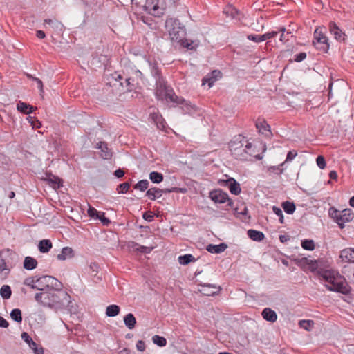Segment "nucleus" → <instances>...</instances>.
Segmentation results:
<instances>
[{"mask_svg": "<svg viewBox=\"0 0 354 354\" xmlns=\"http://www.w3.org/2000/svg\"><path fill=\"white\" fill-rule=\"evenodd\" d=\"M96 218L99 219L104 225H108L111 223L110 220L105 216V214L102 212L99 213Z\"/></svg>", "mask_w": 354, "mask_h": 354, "instance_id": "53", "label": "nucleus"}, {"mask_svg": "<svg viewBox=\"0 0 354 354\" xmlns=\"http://www.w3.org/2000/svg\"><path fill=\"white\" fill-rule=\"evenodd\" d=\"M255 126L260 133L264 134L266 136H269L272 134L270 127L264 119H257Z\"/></svg>", "mask_w": 354, "mask_h": 354, "instance_id": "13", "label": "nucleus"}, {"mask_svg": "<svg viewBox=\"0 0 354 354\" xmlns=\"http://www.w3.org/2000/svg\"><path fill=\"white\" fill-rule=\"evenodd\" d=\"M28 120L29 122L31 123L32 128L39 129L41 127V122L39 120H37L36 118H32V117L30 116L28 118Z\"/></svg>", "mask_w": 354, "mask_h": 354, "instance_id": "52", "label": "nucleus"}, {"mask_svg": "<svg viewBox=\"0 0 354 354\" xmlns=\"http://www.w3.org/2000/svg\"><path fill=\"white\" fill-rule=\"evenodd\" d=\"M247 234L249 238L254 241H261L265 238V235L262 232L255 230H248Z\"/></svg>", "mask_w": 354, "mask_h": 354, "instance_id": "26", "label": "nucleus"}, {"mask_svg": "<svg viewBox=\"0 0 354 354\" xmlns=\"http://www.w3.org/2000/svg\"><path fill=\"white\" fill-rule=\"evenodd\" d=\"M146 195L150 200L154 201L156 200V198H160L162 196V192L161 189L153 187L149 189L147 191Z\"/></svg>", "mask_w": 354, "mask_h": 354, "instance_id": "30", "label": "nucleus"}, {"mask_svg": "<svg viewBox=\"0 0 354 354\" xmlns=\"http://www.w3.org/2000/svg\"><path fill=\"white\" fill-rule=\"evenodd\" d=\"M297 155V151L295 150L290 151L286 156L285 162L292 161Z\"/></svg>", "mask_w": 354, "mask_h": 354, "instance_id": "59", "label": "nucleus"}, {"mask_svg": "<svg viewBox=\"0 0 354 354\" xmlns=\"http://www.w3.org/2000/svg\"><path fill=\"white\" fill-rule=\"evenodd\" d=\"M159 1L160 0H146L145 2V9L146 10L153 15H162V9L159 6Z\"/></svg>", "mask_w": 354, "mask_h": 354, "instance_id": "9", "label": "nucleus"}, {"mask_svg": "<svg viewBox=\"0 0 354 354\" xmlns=\"http://www.w3.org/2000/svg\"><path fill=\"white\" fill-rule=\"evenodd\" d=\"M342 272L351 282H354V265L344 266Z\"/></svg>", "mask_w": 354, "mask_h": 354, "instance_id": "29", "label": "nucleus"}, {"mask_svg": "<svg viewBox=\"0 0 354 354\" xmlns=\"http://www.w3.org/2000/svg\"><path fill=\"white\" fill-rule=\"evenodd\" d=\"M142 218L148 222H151L154 216L151 212H145L142 215Z\"/></svg>", "mask_w": 354, "mask_h": 354, "instance_id": "63", "label": "nucleus"}, {"mask_svg": "<svg viewBox=\"0 0 354 354\" xmlns=\"http://www.w3.org/2000/svg\"><path fill=\"white\" fill-rule=\"evenodd\" d=\"M339 258L346 263H354V248H346L340 252Z\"/></svg>", "mask_w": 354, "mask_h": 354, "instance_id": "16", "label": "nucleus"}, {"mask_svg": "<svg viewBox=\"0 0 354 354\" xmlns=\"http://www.w3.org/2000/svg\"><path fill=\"white\" fill-rule=\"evenodd\" d=\"M132 244L133 245V249L139 251L140 252H142V253H149L151 251V248H148V247H146V246H141V245H139L138 243H132Z\"/></svg>", "mask_w": 354, "mask_h": 354, "instance_id": "49", "label": "nucleus"}, {"mask_svg": "<svg viewBox=\"0 0 354 354\" xmlns=\"http://www.w3.org/2000/svg\"><path fill=\"white\" fill-rule=\"evenodd\" d=\"M200 286L203 288V289L201 290V292L207 296L218 295L222 290L220 286H217L211 283H201Z\"/></svg>", "mask_w": 354, "mask_h": 354, "instance_id": "10", "label": "nucleus"}, {"mask_svg": "<svg viewBox=\"0 0 354 354\" xmlns=\"http://www.w3.org/2000/svg\"><path fill=\"white\" fill-rule=\"evenodd\" d=\"M354 218V214L350 209H345L340 213L337 224L341 229L344 227V223L351 221Z\"/></svg>", "mask_w": 354, "mask_h": 354, "instance_id": "11", "label": "nucleus"}, {"mask_svg": "<svg viewBox=\"0 0 354 354\" xmlns=\"http://www.w3.org/2000/svg\"><path fill=\"white\" fill-rule=\"evenodd\" d=\"M155 95L158 100H166L169 101L176 104H183L185 105L187 109L189 110V105L182 97L177 96L171 87L168 86L165 81H160L158 83H156V88L155 91Z\"/></svg>", "mask_w": 354, "mask_h": 354, "instance_id": "3", "label": "nucleus"}, {"mask_svg": "<svg viewBox=\"0 0 354 354\" xmlns=\"http://www.w3.org/2000/svg\"><path fill=\"white\" fill-rule=\"evenodd\" d=\"M328 215L329 216L334 220L335 223H337L339 219V216H340V213L339 210H337L335 207H331L328 209Z\"/></svg>", "mask_w": 354, "mask_h": 354, "instance_id": "45", "label": "nucleus"}, {"mask_svg": "<svg viewBox=\"0 0 354 354\" xmlns=\"http://www.w3.org/2000/svg\"><path fill=\"white\" fill-rule=\"evenodd\" d=\"M308 269L311 272H315L318 268V263L316 260L308 259Z\"/></svg>", "mask_w": 354, "mask_h": 354, "instance_id": "57", "label": "nucleus"}, {"mask_svg": "<svg viewBox=\"0 0 354 354\" xmlns=\"http://www.w3.org/2000/svg\"><path fill=\"white\" fill-rule=\"evenodd\" d=\"M100 212H98L93 207H89L87 211L88 215L91 218H96L97 215H99V213Z\"/></svg>", "mask_w": 354, "mask_h": 354, "instance_id": "58", "label": "nucleus"}, {"mask_svg": "<svg viewBox=\"0 0 354 354\" xmlns=\"http://www.w3.org/2000/svg\"><path fill=\"white\" fill-rule=\"evenodd\" d=\"M97 149H100L102 152V156L104 159H109L111 157V153L109 150V148L107 147V144L105 142H100L97 144Z\"/></svg>", "mask_w": 354, "mask_h": 354, "instance_id": "33", "label": "nucleus"}, {"mask_svg": "<svg viewBox=\"0 0 354 354\" xmlns=\"http://www.w3.org/2000/svg\"><path fill=\"white\" fill-rule=\"evenodd\" d=\"M261 315L264 319L270 322H274L277 319V313L270 308L263 309Z\"/></svg>", "mask_w": 354, "mask_h": 354, "instance_id": "21", "label": "nucleus"}, {"mask_svg": "<svg viewBox=\"0 0 354 354\" xmlns=\"http://www.w3.org/2000/svg\"><path fill=\"white\" fill-rule=\"evenodd\" d=\"M52 247L53 244L49 239H43L38 244V249L41 253L48 252Z\"/></svg>", "mask_w": 354, "mask_h": 354, "instance_id": "28", "label": "nucleus"}, {"mask_svg": "<svg viewBox=\"0 0 354 354\" xmlns=\"http://www.w3.org/2000/svg\"><path fill=\"white\" fill-rule=\"evenodd\" d=\"M35 299L44 306L62 308L71 302V296L61 289H50L48 292L36 293Z\"/></svg>", "mask_w": 354, "mask_h": 354, "instance_id": "1", "label": "nucleus"}, {"mask_svg": "<svg viewBox=\"0 0 354 354\" xmlns=\"http://www.w3.org/2000/svg\"><path fill=\"white\" fill-rule=\"evenodd\" d=\"M278 32H281L280 41L286 43L290 39V36L292 37V32L290 30H286L284 27H281L279 29Z\"/></svg>", "mask_w": 354, "mask_h": 354, "instance_id": "37", "label": "nucleus"}, {"mask_svg": "<svg viewBox=\"0 0 354 354\" xmlns=\"http://www.w3.org/2000/svg\"><path fill=\"white\" fill-rule=\"evenodd\" d=\"M17 109L22 113L30 114L37 109V107H34L26 102L19 101L17 104Z\"/></svg>", "mask_w": 354, "mask_h": 354, "instance_id": "23", "label": "nucleus"}, {"mask_svg": "<svg viewBox=\"0 0 354 354\" xmlns=\"http://www.w3.org/2000/svg\"><path fill=\"white\" fill-rule=\"evenodd\" d=\"M124 322L125 326L130 330L135 328L136 324V319L132 313H128L124 317Z\"/></svg>", "mask_w": 354, "mask_h": 354, "instance_id": "31", "label": "nucleus"}, {"mask_svg": "<svg viewBox=\"0 0 354 354\" xmlns=\"http://www.w3.org/2000/svg\"><path fill=\"white\" fill-rule=\"evenodd\" d=\"M37 276H32L25 279L24 284L29 286L34 283H37Z\"/></svg>", "mask_w": 354, "mask_h": 354, "instance_id": "60", "label": "nucleus"}, {"mask_svg": "<svg viewBox=\"0 0 354 354\" xmlns=\"http://www.w3.org/2000/svg\"><path fill=\"white\" fill-rule=\"evenodd\" d=\"M322 29L321 27L315 29L313 44L320 52L325 53L328 52L330 45L328 39L323 32Z\"/></svg>", "mask_w": 354, "mask_h": 354, "instance_id": "7", "label": "nucleus"}, {"mask_svg": "<svg viewBox=\"0 0 354 354\" xmlns=\"http://www.w3.org/2000/svg\"><path fill=\"white\" fill-rule=\"evenodd\" d=\"M227 248V244L222 243L218 245H213V244H209L206 250L212 254H220L225 250V249Z\"/></svg>", "mask_w": 354, "mask_h": 354, "instance_id": "22", "label": "nucleus"}, {"mask_svg": "<svg viewBox=\"0 0 354 354\" xmlns=\"http://www.w3.org/2000/svg\"><path fill=\"white\" fill-rule=\"evenodd\" d=\"M152 341L155 344H156L160 347L165 346L167 344L166 339L165 337L159 336L158 335L153 336Z\"/></svg>", "mask_w": 354, "mask_h": 354, "instance_id": "44", "label": "nucleus"}, {"mask_svg": "<svg viewBox=\"0 0 354 354\" xmlns=\"http://www.w3.org/2000/svg\"><path fill=\"white\" fill-rule=\"evenodd\" d=\"M149 179L153 183H160L163 180V175L157 171H152L149 174Z\"/></svg>", "mask_w": 354, "mask_h": 354, "instance_id": "40", "label": "nucleus"}, {"mask_svg": "<svg viewBox=\"0 0 354 354\" xmlns=\"http://www.w3.org/2000/svg\"><path fill=\"white\" fill-rule=\"evenodd\" d=\"M316 162H317V166L320 169H323L326 167V160L322 156H317V158L316 159Z\"/></svg>", "mask_w": 354, "mask_h": 354, "instance_id": "56", "label": "nucleus"}, {"mask_svg": "<svg viewBox=\"0 0 354 354\" xmlns=\"http://www.w3.org/2000/svg\"><path fill=\"white\" fill-rule=\"evenodd\" d=\"M299 325L306 330L310 331L314 326V322L310 319H303L299 321Z\"/></svg>", "mask_w": 354, "mask_h": 354, "instance_id": "41", "label": "nucleus"}, {"mask_svg": "<svg viewBox=\"0 0 354 354\" xmlns=\"http://www.w3.org/2000/svg\"><path fill=\"white\" fill-rule=\"evenodd\" d=\"M149 181L147 180H141L134 185V189L144 192L148 188Z\"/></svg>", "mask_w": 354, "mask_h": 354, "instance_id": "47", "label": "nucleus"}, {"mask_svg": "<svg viewBox=\"0 0 354 354\" xmlns=\"http://www.w3.org/2000/svg\"><path fill=\"white\" fill-rule=\"evenodd\" d=\"M329 30L336 40L341 41L345 39L346 35L342 31V30L337 26L335 22H330Z\"/></svg>", "mask_w": 354, "mask_h": 354, "instance_id": "14", "label": "nucleus"}, {"mask_svg": "<svg viewBox=\"0 0 354 354\" xmlns=\"http://www.w3.org/2000/svg\"><path fill=\"white\" fill-rule=\"evenodd\" d=\"M282 207L286 213L292 214L295 211L296 207L294 203L290 201H285L282 203Z\"/></svg>", "mask_w": 354, "mask_h": 354, "instance_id": "38", "label": "nucleus"}, {"mask_svg": "<svg viewBox=\"0 0 354 354\" xmlns=\"http://www.w3.org/2000/svg\"><path fill=\"white\" fill-rule=\"evenodd\" d=\"M10 317L14 321L18 323L22 322L21 311L19 308L13 309L10 313Z\"/></svg>", "mask_w": 354, "mask_h": 354, "instance_id": "42", "label": "nucleus"}, {"mask_svg": "<svg viewBox=\"0 0 354 354\" xmlns=\"http://www.w3.org/2000/svg\"><path fill=\"white\" fill-rule=\"evenodd\" d=\"M256 146L253 145L250 142L247 143V155H248V160H250L252 158H254L257 160H261L262 156L257 153Z\"/></svg>", "mask_w": 354, "mask_h": 354, "instance_id": "18", "label": "nucleus"}, {"mask_svg": "<svg viewBox=\"0 0 354 354\" xmlns=\"http://www.w3.org/2000/svg\"><path fill=\"white\" fill-rule=\"evenodd\" d=\"M209 197L215 203H224L227 202V206L232 207L233 201L229 198L228 194L221 189H216L209 192Z\"/></svg>", "mask_w": 354, "mask_h": 354, "instance_id": "8", "label": "nucleus"}, {"mask_svg": "<svg viewBox=\"0 0 354 354\" xmlns=\"http://www.w3.org/2000/svg\"><path fill=\"white\" fill-rule=\"evenodd\" d=\"M120 85L122 88H125L127 92H131L136 89V83L134 82V80L131 77L126 78L124 82H120Z\"/></svg>", "mask_w": 354, "mask_h": 354, "instance_id": "32", "label": "nucleus"}, {"mask_svg": "<svg viewBox=\"0 0 354 354\" xmlns=\"http://www.w3.org/2000/svg\"><path fill=\"white\" fill-rule=\"evenodd\" d=\"M136 348L140 351H144L146 348L145 342L139 340L136 343Z\"/></svg>", "mask_w": 354, "mask_h": 354, "instance_id": "64", "label": "nucleus"}, {"mask_svg": "<svg viewBox=\"0 0 354 354\" xmlns=\"http://www.w3.org/2000/svg\"><path fill=\"white\" fill-rule=\"evenodd\" d=\"M120 311V308L115 304H111L106 307V315L108 317H115L117 316Z\"/></svg>", "mask_w": 354, "mask_h": 354, "instance_id": "35", "label": "nucleus"}, {"mask_svg": "<svg viewBox=\"0 0 354 354\" xmlns=\"http://www.w3.org/2000/svg\"><path fill=\"white\" fill-rule=\"evenodd\" d=\"M151 74L156 78V83H158L160 81H164L162 77L161 76L160 71L156 65H153L151 67Z\"/></svg>", "mask_w": 354, "mask_h": 354, "instance_id": "43", "label": "nucleus"}, {"mask_svg": "<svg viewBox=\"0 0 354 354\" xmlns=\"http://www.w3.org/2000/svg\"><path fill=\"white\" fill-rule=\"evenodd\" d=\"M45 24H49L54 28H59L62 26L61 23L57 20L46 19L44 20Z\"/></svg>", "mask_w": 354, "mask_h": 354, "instance_id": "54", "label": "nucleus"}, {"mask_svg": "<svg viewBox=\"0 0 354 354\" xmlns=\"http://www.w3.org/2000/svg\"><path fill=\"white\" fill-rule=\"evenodd\" d=\"M221 77V73L220 71L214 70L213 71L209 77H205L203 79V84H208L209 88H211L214 82L217 80L218 77Z\"/></svg>", "mask_w": 354, "mask_h": 354, "instance_id": "19", "label": "nucleus"}, {"mask_svg": "<svg viewBox=\"0 0 354 354\" xmlns=\"http://www.w3.org/2000/svg\"><path fill=\"white\" fill-rule=\"evenodd\" d=\"M165 28L172 41L180 43L185 36V28L176 19H167L165 21Z\"/></svg>", "mask_w": 354, "mask_h": 354, "instance_id": "5", "label": "nucleus"}, {"mask_svg": "<svg viewBox=\"0 0 354 354\" xmlns=\"http://www.w3.org/2000/svg\"><path fill=\"white\" fill-rule=\"evenodd\" d=\"M229 189L232 194L239 195L241 192L240 184L233 178H230L226 180Z\"/></svg>", "mask_w": 354, "mask_h": 354, "instance_id": "17", "label": "nucleus"}, {"mask_svg": "<svg viewBox=\"0 0 354 354\" xmlns=\"http://www.w3.org/2000/svg\"><path fill=\"white\" fill-rule=\"evenodd\" d=\"M322 278L328 283L326 288L333 292L348 295L351 288L348 284L344 276L333 270H326L319 273Z\"/></svg>", "mask_w": 354, "mask_h": 354, "instance_id": "2", "label": "nucleus"}, {"mask_svg": "<svg viewBox=\"0 0 354 354\" xmlns=\"http://www.w3.org/2000/svg\"><path fill=\"white\" fill-rule=\"evenodd\" d=\"M28 78L32 79L34 81H35L37 82V87L40 89L41 91H43V83L40 79H39L37 77H33L30 75H28Z\"/></svg>", "mask_w": 354, "mask_h": 354, "instance_id": "62", "label": "nucleus"}, {"mask_svg": "<svg viewBox=\"0 0 354 354\" xmlns=\"http://www.w3.org/2000/svg\"><path fill=\"white\" fill-rule=\"evenodd\" d=\"M150 118L156 124L158 129H163L165 128V120L160 114L158 113H152L150 114Z\"/></svg>", "mask_w": 354, "mask_h": 354, "instance_id": "25", "label": "nucleus"}, {"mask_svg": "<svg viewBox=\"0 0 354 354\" xmlns=\"http://www.w3.org/2000/svg\"><path fill=\"white\" fill-rule=\"evenodd\" d=\"M224 13L230 15L233 19H241L240 12L233 6L227 7L224 10Z\"/></svg>", "mask_w": 354, "mask_h": 354, "instance_id": "36", "label": "nucleus"}, {"mask_svg": "<svg viewBox=\"0 0 354 354\" xmlns=\"http://www.w3.org/2000/svg\"><path fill=\"white\" fill-rule=\"evenodd\" d=\"M37 261L32 257H26L24 261V268L27 270H32L37 268Z\"/></svg>", "mask_w": 354, "mask_h": 354, "instance_id": "27", "label": "nucleus"}, {"mask_svg": "<svg viewBox=\"0 0 354 354\" xmlns=\"http://www.w3.org/2000/svg\"><path fill=\"white\" fill-rule=\"evenodd\" d=\"M45 180H46L48 184H50L51 187L55 189L62 187V180L56 176H48Z\"/></svg>", "mask_w": 354, "mask_h": 354, "instance_id": "24", "label": "nucleus"}, {"mask_svg": "<svg viewBox=\"0 0 354 354\" xmlns=\"http://www.w3.org/2000/svg\"><path fill=\"white\" fill-rule=\"evenodd\" d=\"M306 57V53L304 52L299 53L295 55V61L297 62H300L305 59Z\"/></svg>", "mask_w": 354, "mask_h": 354, "instance_id": "61", "label": "nucleus"}, {"mask_svg": "<svg viewBox=\"0 0 354 354\" xmlns=\"http://www.w3.org/2000/svg\"><path fill=\"white\" fill-rule=\"evenodd\" d=\"M130 187V183L125 182L123 183L120 184L117 187V191L118 193H126L129 190Z\"/></svg>", "mask_w": 354, "mask_h": 354, "instance_id": "50", "label": "nucleus"}, {"mask_svg": "<svg viewBox=\"0 0 354 354\" xmlns=\"http://www.w3.org/2000/svg\"><path fill=\"white\" fill-rule=\"evenodd\" d=\"M301 247L306 250H313L315 249V243L313 240L305 239L301 241Z\"/></svg>", "mask_w": 354, "mask_h": 354, "instance_id": "46", "label": "nucleus"}, {"mask_svg": "<svg viewBox=\"0 0 354 354\" xmlns=\"http://www.w3.org/2000/svg\"><path fill=\"white\" fill-rule=\"evenodd\" d=\"M12 290L9 286L3 285L0 289V295L3 299H8L11 297Z\"/></svg>", "mask_w": 354, "mask_h": 354, "instance_id": "39", "label": "nucleus"}, {"mask_svg": "<svg viewBox=\"0 0 354 354\" xmlns=\"http://www.w3.org/2000/svg\"><path fill=\"white\" fill-rule=\"evenodd\" d=\"M178 261L180 265L186 266L191 262L196 261V259L192 254H187L185 255L179 256L178 258Z\"/></svg>", "mask_w": 354, "mask_h": 354, "instance_id": "34", "label": "nucleus"}, {"mask_svg": "<svg viewBox=\"0 0 354 354\" xmlns=\"http://www.w3.org/2000/svg\"><path fill=\"white\" fill-rule=\"evenodd\" d=\"M272 210L273 212L279 217L280 223L283 224L284 223V218L282 210L277 206H273Z\"/></svg>", "mask_w": 354, "mask_h": 354, "instance_id": "51", "label": "nucleus"}, {"mask_svg": "<svg viewBox=\"0 0 354 354\" xmlns=\"http://www.w3.org/2000/svg\"><path fill=\"white\" fill-rule=\"evenodd\" d=\"M74 257V251L70 247H64L62 248L61 252L57 254V258L59 261H65L71 259Z\"/></svg>", "mask_w": 354, "mask_h": 354, "instance_id": "20", "label": "nucleus"}, {"mask_svg": "<svg viewBox=\"0 0 354 354\" xmlns=\"http://www.w3.org/2000/svg\"><path fill=\"white\" fill-rule=\"evenodd\" d=\"M21 339L26 342L30 348L32 349L35 354H43L44 351L43 348L38 349L37 344L32 340V339L30 337V335L26 332H23L21 333Z\"/></svg>", "mask_w": 354, "mask_h": 354, "instance_id": "15", "label": "nucleus"}, {"mask_svg": "<svg viewBox=\"0 0 354 354\" xmlns=\"http://www.w3.org/2000/svg\"><path fill=\"white\" fill-rule=\"evenodd\" d=\"M248 141L245 137L239 135L229 143V148L232 155L236 159L248 160L247 143Z\"/></svg>", "mask_w": 354, "mask_h": 354, "instance_id": "4", "label": "nucleus"}, {"mask_svg": "<svg viewBox=\"0 0 354 354\" xmlns=\"http://www.w3.org/2000/svg\"><path fill=\"white\" fill-rule=\"evenodd\" d=\"M277 35H278V32L277 31H272V32H266V33H265V34H263L262 35H248L247 36V38L249 40L254 41V42H261V41H266L267 39L273 38V37H276Z\"/></svg>", "mask_w": 354, "mask_h": 354, "instance_id": "12", "label": "nucleus"}, {"mask_svg": "<svg viewBox=\"0 0 354 354\" xmlns=\"http://www.w3.org/2000/svg\"><path fill=\"white\" fill-rule=\"evenodd\" d=\"M38 290L41 292H48L50 289H61L62 283L56 278L45 275L41 277H37Z\"/></svg>", "mask_w": 354, "mask_h": 354, "instance_id": "6", "label": "nucleus"}, {"mask_svg": "<svg viewBox=\"0 0 354 354\" xmlns=\"http://www.w3.org/2000/svg\"><path fill=\"white\" fill-rule=\"evenodd\" d=\"M294 261L299 266H306L308 264V259L306 257L294 259Z\"/></svg>", "mask_w": 354, "mask_h": 354, "instance_id": "55", "label": "nucleus"}, {"mask_svg": "<svg viewBox=\"0 0 354 354\" xmlns=\"http://www.w3.org/2000/svg\"><path fill=\"white\" fill-rule=\"evenodd\" d=\"M9 272L10 269L8 268L5 259L1 257L0 259V274L6 276Z\"/></svg>", "mask_w": 354, "mask_h": 354, "instance_id": "48", "label": "nucleus"}]
</instances>
